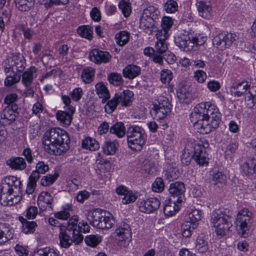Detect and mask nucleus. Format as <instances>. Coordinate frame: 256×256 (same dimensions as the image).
I'll return each instance as SVG.
<instances>
[{
	"mask_svg": "<svg viewBox=\"0 0 256 256\" xmlns=\"http://www.w3.org/2000/svg\"><path fill=\"white\" fill-rule=\"evenodd\" d=\"M164 188L163 180L161 178H157L152 184V190L156 192H162Z\"/></svg>",
	"mask_w": 256,
	"mask_h": 256,
	"instance_id": "052dcab7",
	"label": "nucleus"
},
{
	"mask_svg": "<svg viewBox=\"0 0 256 256\" xmlns=\"http://www.w3.org/2000/svg\"><path fill=\"white\" fill-rule=\"evenodd\" d=\"M119 144L116 140H106L102 146V150L106 155L114 154L118 148Z\"/></svg>",
	"mask_w": 256,
	"mask_h": 256,
	"instance_id": "cd10ccee",
	"label": "nucleus"
},
{
	"mask_svg": "<svg viewBox=\"0 0 256 256\" xmlns=\"http://www.w3.org/2000/svg\"><path fill=\"white\" fill-rule=\"evenodd\" d=\"M156 52L159 54H162L168 50L167 44L165 40H158L155 46Z\"/></svg>",
	"mask_w": 256,
	"mask_h": 256,
	"instance_id": "69168bd1",
	"label": "nucleus"
},
{
	"mask_svg": "<svg viewBox=\"0 0 256 256\" xmlns=\"http://www.w3.org/2000/svg\"><path fill=\"white\" fill-rule=\"evenodd\" d=\"M174 42L181 50L186 51L195 50L198 47V39L188 34H180L174 37Z\"/></svg>",
	"mask_w": 256,
	"mask_h": 256,
	"instance_id": "9d476101",
	"label": "nucleus"
},
{
	"mask_svg": "<svg viewBox=\"0 0 256 256\" xmlns=\"http://www.w3.org/2000/svg\"><path fill=\"white\" fill-rule=\"evenodd\" d=\"M116 44L120 46L125 45L129 40L130 34L126 31H120L115 35Z\"/></svg>",
	"mask_w": 256,
	"mask_h": 256,
	"instance_id": "ea45409f",
	"label": "nucleus"
},
{
	"mask_svg": "<svg viewBox=\"0 0 256 256\" xmlns=\"http://www.w3.org/2000/svg\"><path fill=\"white\" fill-rule=\"evenodd\" d=\"M112 56L109 52L102 51L98 49L92 50L89 54V58L96 64L107 63L110 60Z\"/></svg>",
	"mask_w": 256,
	"mask_h": 256,
	"instance_id": "a211bd4d",
	"label": "nucleus"
},
{
	"mask_svg": "<svg viewBox=\"0 0 256 256\" xmlns=\"http://www.w3.org/2000/svg\"><path fill=\"white\" fill-rule=\"evenodd\" d=\"M116 239L120 242H130L132 239V232L128 224L123 222L120 224L115 230Z\"/></svg>",
	"mask_w": 256,
	"mask_h": 256,
	"instance_id": "f3484780",
	"label": "nucleus"
},
{
	"mask_svg": "<svg viewBox=\"0 0 256 256\" xmlns=\"http://www.w3.org/2000/svg\"><path fill=\"white\" fill-rule=\"evenodd\" d=\"M160 12L154 6H149L145 8L140 19V28L146 32L151 34L152 32L154 22L158 19Z\"/></svg>",
	"mask_w": 256,
	"mask_h": 256,
	"instance_id": "39448f33",
	"label": "nucleus"
},
{
	"mask_svg": "<svg viewBox=\"0 0 256 256\" xmlns=\"http://www.w3.org/2000/svg\"><path fill=\"white\" fill-rule=\"evenodd\" d=\"M9 62V66L4 69L6 73L14 72V70L18 72H22L26 67V60L20 54H13Z\"/></svg>",
	"mask_w": 256,
	"mask_h": 256,
	"instance_id": "ddd939ff",
	"label": "nucleus"
},
{
	"mask_svg": "<svg viewBox=\"0 0 256 256\" xmlns=\"http://www.w3.org/2000/svg\"><path fill=\"white\" fill-rule=\"evenodd\" d=\"M71 206L66 204L63 206L62 210L54 214V216L56 218L66 220L70 216V212L72 211Z\"/></svg>",
	"mask_w": 256,
	"mask_h": 256,
	"instance_id": "4c0bfd02",
	"label": "nucleus"
},
{
	"mask_svg": "<svg viewBox=\"0 0 256 256\" xmlns=\"http://www.w3.org/2000/svg\"><path fill=\"white\" fill-rule=\"evenodd\" d=\"M18 99V95L16 93H10L7 94L4 98V103L7 106L16 104L14 102Z\"/></svg>",
	"mask_w": 256,
	"mask_h": 256,
	"instance_id": "0e129e2a",
	"label": "nucleus"
},
{
	"mask_svg": "<svg viewBox=\"0 0 256 256\" xmlns=\"http://www.w3.org/2000/svg\"><path fill=\"white\" fill-rule=\"evenodd\" d=\"M248 90V92L246 94V98L248 102L247 104L252 108L256 104V89L252 88Z\"/></svg>",
	"mask_w": 256,
	"mask_h": 256,
	"instance_id": "a18cd8bd",
	"label": "nucleus"
},
{
	"mask_svg": "<svg viewBox=\"0 0 256 256\" xmlns=\"http://www.w3.org/2000/svg\"><path fill=\"white\" fill-rule=\"evenodd\" d=\"M242 168L243 174L247 176H249L254 174V170L253 164L252 160L244 162L242 166Z\"/></svg>",
	"mask_w": 256,
	"mask_h": 256,
	"instance_id": "864d4df0",
	"label": "nucleus"
},
{
	"mask_svg": "<svg viewBox=\"0 0 256 256\" xmlns=\"http://www.w3.org/2000/svg\"><path fill=\"white\" fill-rule=\"evenodd\" d=\"M77 32L80 36L90 40L92 38L93 28L88 25L81 26L78 28Z\"/></svg>",
	"mask_w": 256,
	"mask_h": 256,
	"instance_id": "72a5a7b5",
	"label": "nucleus"
},
{
	"mask_svg": "<svg viewBox=\"0 0 256 256\" xmlns=\"http://www.w3.org/2000/svg\"><path fill=\"white\" fill-rule=\"evenodd\" d=\"M225 36L226 32H222L218 34L212 40L213 44L216 45L218 47L220 46L222 50L226 48H223L225 42Z\"/></svg>",
	"mask_w": 256,
	"mask_h": 256,
	"instance_id": "4d7b16f0",
	"label": "nucleus"
},
{
	"mask_svg": "<svg viewBox=\"0 0 256 256\" xmlns=\"http://www.w3.org/2000/svg\"><path fill=\"white\" fill-rule=\"evenodd\" d=\"M17 104L6 106L0 114V118L3 120V123L10 124L14 122L17 116L18 113L16 112L18 110Z\"/></svg>",
	"mask_w": 256,
	"mask_h": 256,
	"instance_id": "6ab92c4d",
	"label": "nucleus"
},
{
	"mask_svg": "<svg viewBox=\"0 0 256 256\" xmlns=\"http://www.w3.org/2000/svg\"><path fill=\"white\" fill-rule=\"evenodd\" d=\"M190 119L198 132L208 134L218 126L221 114L216 106L211 102H201L194 108Z\"/></svg>",
	"mask_w": 256,
	"mask_h": 256,
	"instance_id": "f257e3e1",
	"label": "nucleus"
},
{
	"mask_svg": "<svg viewBox=\"0 0 256 256\" xmlns=\"http://www.w3.org/2000/svg\"><path fill=\"white\" fill-rule=\"evenodd\" d=\"M18 183V184L20 182L18 181L14 176H9L5 178L2 180L0 186V196H2V199L6 200L5 195L7 194H12L14 192L13 187L16 188Z\"/></svg>",
	"mask_w": 256,
	"mask_h": 256,
	"instance_id": "dca6fc26",
	"label": "nucleus"
},
{
	"mask_svg": "<svg viewBox=\"0 0 256 256\" xmlns=\"http://www.w3.org/2000/svg\"><path fill=\"white\" fill-rule=\"evenodd\" d=\"M172 105L167 98L162 96L158 98V103L153 104L152 114L157 120L164 118L171 110Z\"/></svg>",
	"mask_w": 256,
	"mask_h": 256,
	"instance_id": "1a4fd4ad",
	"label": "nucleus"
},
{
	"mask_svg": "<svg viewBox=\"0 0 256 256\" xmlns=\"http://www.w3.org/2000/svg\"><path fill=\"white\" fill-rule=\"evenodd\" d=\"M70 139L68 132L60 128H52L44 134L43 144L50 154L60 156L69 148Z\"/></svg>",
	"mask_w": 256,
	"mask_h": 256,
	"instance_id": "f03ea898",
	"label": "nucleus"
},
{
	"mask_svg": "<svg viewBox=\"0 0 256 256\" xmlns=\"http://www.w3.org/2000/svg\"><path fill=\"white\" fill-rule=\"evenodd\" d=\"M192 224L186 220L182 226V234L184 237L188 238L192 234V232L196 228H193Z\"/></svg>",
	"mask_w": 256,
	"mask_h": 256,
	"instance_id": "09e8293b",
	"label": "nucleus"
},
{
	"mask_svg": "<svg viewBox=\"0 0 256 256\" xmlns=\"http://www.w3.org/2000/svg\"><path fill=\"white\" fill-rule=\"evenodd\" d=\"M176 200L172 202V199L168 202L166 200L164 206V212L167 216H171L176 214L178 210V206L176 204Z\"/></svg>",
	"mask_w": 256,
	"mask_h": 256,
	"instance_id": "c85d7f7f",
	"label": "nucleus"
},
{
	"mask_svg": "<svg viewBox=\"0 0 256 256\" xmlns=\"http://www.w3.org/2000/svg\"><path fill=\"white\" fill-rule=\"evenodd\" d=\"M96 94L101 98L102 102L104 104L110 98L108 90L103 82H99L95 85Z\"/></svg>",
	"mask_w": 256,
	"mask_h": 256,
	"instance_id": "4be33fe9",
	"label": "nucleus"
},
{
	"mask_svg": "<svg viewBox=\"0 0 256 256\" xmlns=\"http://www.w3.org/2000/svg\"><path fill=\"white\" fill-rule=\"evenodd\" d=\"M5 196L6 200H4V202L2 196H0V203L4 206H12L17 204L20 200L19 196H13L12 194H7Z\"/></svg>",
	"mask_w": 256,
	"mask_h": 256,
	"instance_id": "a19ab883",
	"label": "nucleus"
},
{
	"mask_svg": "<svg viewBox=\"0 0 256 256\" xmlns=\"http://www.w3.org/2000/svg\"><path fill=\"white\" fill-rule=\"evenodd\" d=\"M252 212L246 208L242 209L237 214L236 231L240 236L246 238L248 236V232L252 222Z\"/></svg>",
	"mask_w": 256,
	"mask_h": 256,
	"instance_id": "0eeeda50",
	"label": "nucleus"
},
{
	"mask_svg": "<svg viewBox=\"0 0 256 256\" xmlns=\"http://www.w3.org/2000/svg\"><path fill=\"white\" fill-rule=\"evenodd\" d=\"M237 36L236 34L231 32H226L225 42L223 48L230 46L232 42L236 40Z\"/></svg>",
	"mask_w": 256,
	"mask_h": 256,
	"instance_id": "338daca9",
	"label": "nucleus"
},
{
	"mask_svg": "<svg viewBox=\"0 0 256 256\" xmlns=\"http://www.w3.org/2000/svg\"><path fill=\"white\" fill-rule=\"evenodd\" d=\"M110 132L120 138H122L126 134L124 124L122 122H116L110 128Z\"/></svg>",
	"mask_w": 256,
	"mask_h": 256,
	"instance_id": "473e14b6",
	"label": "nucleus"
},
{
	"mask_svg": "<svg viewBox=\"0 0 256 256\" xmlns=\"http://www.w3.org/2000/svg\"><path fill=\"white\" fill-rule=\"evenodd\" d=\"M52 200V198L50 194L47 192H42L38 198V204L44 202L48 205H50Z\"/></svg>",
	"mask_w": 256,
	"mask_h": 256,
	"instance_id": "6e6d98bb",
	"label": "nucleus"
},
{
	"mask_svg": "<svg viewBox=\"0 0 256 256\" xmlns=\"http://www.w3.org/2000/svg\"><path fill=\"white\" fill-rule=\"evenodd\" d=\"M177 96L181 102L188 104L191 101V94L186 86H182L177 90Z\"/></svg>",
	"mask_w": 256,
	"mask_h": 256,
	"instance_id": "c756f323",
	"label": "nucleus"
},
{
	"mask_svg": "<svg viewBox=\"0 0 256 256\" xmlns=\"http://www.w3.org/2000/svg\"><path fill=\"white\" fill-rule=\"evenodd\" d=\"M19 220L22 224V231L24 233L30 234L34 232L37 227V224L35 222L28 221L22 216H20Z\"/></svg>",
	"mask_w": 256,
	"mask_h": 256,
	"instance_id": "bb28decb",
	"label": "nucleus"
},
{
	"mask_svg": "<svg viewBox=\"0 0 256 256\" xmlns=\"http://www.w3.org/2000/svg\"><path fill=\"white\" fill-rule=\"evenodd\" d=\"M171 198L174 199L176 198L178 204H180L184 199V193L185 192L184 184L180 182H176L170 184L168 189Z\"/></svg>",
	"mask_w": 256,
	"mask_h": 256,
	"instance_id": "4468645a",
	"label": "nucleus"
},
{
	"mask_svg": "<svg viewBox=\"0 0 256 256\" xmlns=\"http://www.w3.org/2000/svg\"><path fill=\"white\" fill-rule=\"evenodd\" d=\"M60 232L59 234L60 244L61 247L68 248L74 242L75 244H78L83 240V236L78 235L76 232L72 231V238L67 234L66 231L62 230L60 228Z\"/></svg>",
	"mask_w": 256,
	"mask_h": 256,
	"instance_id": "9b49d317",
	"label": "nucleus"
},
{
	"mask_svg": "<svg viewBox=\"0 0 256 256\" xmlns=\"http://www.w3.org/2000/svg\"><path fill=\"white\" fill-rule=\"evenodd\" d=\"M133 96V92L128 90H124L122 92L116 93L105 105V112L108 114H112L119 104L122 106H128L132 102V98Z\"/></svg>",
	"mask_w": 256,
	"mask_h": 256,
	"instance_id": "423d86ee",
	"label": "nucleus"
},
{
	"mask_svg": "<svg viewBox=\"0 0 256 256\" xmlns=\"http://www.w3.org/2000/svg\"><path fill=\"white\" fill-rule=\"evenodd\" d=\"M78 218L76 216H74L70 219L68 222L66 230L68 231L78 233V235H82L80 232L86 233L90 230V226L88 223L85 222H80L78 224Z\"/></svg>",
	"mask_w": 256,
	"mask_h": 256,
	"instance_id": "2eb2a0df",
	"label": "nucleus"
},
{
	"mask_svg": "<svg viewBox=\"0 0 256 256\" xmlns=\"http://www.w3.org/2000/svg\"><path fill=\"white\" fill-rule=\"evenodd\" d=\"M36 170H34L30 174H37L38 180L40 178V174H44L49 170L48 166L43 161L38 162L36 166Z\"/></svg>",
	"mask_w": 256,
	"mask_h": 256,
	"instance_id": "79ce46f5",
	"label": "nucleus"
},
{
	"mask_svg": "<svg viewBox=\"0 0 256 256\" xmlns=\"http://www.w3.org/2000/svg\"><path fill=\"white\" fill-rule=\"evenodd\" d=\"M86 244L92 247H96L102 241V238L98 235L87 236L84 239Z\"/></svg>",
	"mask_w": 256,
	"mask_h": 256,
	"instance_id": "49530a36",
	"label": "nucleus"
},
{
	"mask_svg": "<svg viewBox=\"0 0 256 256\" xmlns=\"http://www.w3.org/2000/svg\"><path fill=\"white\" fill-rule=\"evenodd\" d=\"M103 216L99 224L98 228L109 229L112 228L116 224V220L112 215L108 212L104 211Z\"/></svg>",
	"mask_w": 256,
	"mask_h": 256,
	"instance_id": "5701e85b",
	"label": "nucleus"
},
{
	"mask_svg": "<svg viewBox=\"0 0 256 256\" xmlns=\"http://www.w3.org/2000/svg\"><path fill=\"white\" fill-rule=\"evenodd\" d=\"M212 180L214 184H225L226 181V177L220 172H214L212 174Z\"/></svg>",
	"mask_w": 256,
	"mask_h": 256,
	"instance_id": "13d9d810",
	"label": "nucleus"
},
{
	"mask_svg": "<svg viewBox=\"0 0 256 256\" xmlns=\"http://www.w3.org/2000/svg\"><path fill=\"white\" fill-rule=\"evenodd\" d=\"M172 78V73L168 70H163L160 72V80L163 84H169Z\"/></svg>",
	"mask_w": 256,
	"mask_h": 256,
	"instance_id": "bf43d9fd",
	"label": "nucleus"
},
{
	"mask_svg": "<svg viewBox=\"0 0 256 256\" xmlns=\"http://www.w3.org/2000/svg\"><path fill=\"white\" fill-rule=\"evenodd\" d=\"M68 112L58 110L56 114L57 120L61 123L64 126H68L71 124L72 119V114Z\"/></svg>",
	"mask_w": 256,
	"mask_h": 256,
	"instance_id": "a878e982",
	"label": "nucleus"
},
{
	"mask_svg": "<svg viewBox=\"0 0 256 256\" xmlns=\"http://www.w3.org/2000/svg\"><path fill=\"white\" fill-rule=\"evenodd\" d=\"M122 73L126 78L133 79L141 74V68L134 64H129L125 67Z\"/></svg>",
	"mask_w": 256,
	"mask_h": 256,
	"instance_id": "b1692460",
	"label": "nucleus"
},
{
	"mask_svg": "<svg viewBox=\"0 0 256 256\" xmlns=\"http://www.w3.org/2000/svg\"><path fill=\"white\" fill-rule=\"evenodd\" d=\"M103 214H104V210L101 209L88 210L86 213V218L90 224L98 228Z\"/></svg>",
	"mask_w": 256,
	"mask_h": 256,
	"instance_id": "aec40b11",
	"label": "nucleus"
},
{
	"mask_svg": "<svg viewBox=\"0 0 256 256\" xmlns=\"http://www.w3.org/2000/svg\"><path fill=\"white\" fill-rule=\"evenodd\" d=\"M83 148L90 150H96L100 148L98 142L94 138L90 137L86 138L82 141Z\"/></svg>",
	"mask_w": 256,
	"mask_h": 256,
	"instance_id": "f704fd0d",
	"label": "nucleus"
},
{
	"mask_svg": "<svg viewBox=\"0 0 256 256\" xmlns=\"http://www.w3.org/2000/svg\"><path fill=\"white\" fill-rule=\"evenodd\" d=\"M8 164L12 169L20 170L24 169L26 166L24 160L20 157L10 159L8 162Z\"/></svg>",
	"mask_w": 256,
	"mask_h": 256,
	"instance_id": "2f4dec72",
	"label": "nucleus"
},
{
	"mask_svg": "<svg viewBox=\"0 0 256 256\" xmlns=\"http://www.w3.org/2000/svg\"><path fill=\"white\" fill-rule=\"evenodd\" d=\"M209 146L206 140H195L192 144L194 154L192 158L200 166H207L208 164V154L206 150Z\"/></svg>",
	"mask_w": 256,
	"mask_h": 256,
	"instance_id": "6e6552de",
	"label": "nucleus"
},
{
	"mask_svg": "<svg viewBox=\"0 0 256 256\" xmlns=\"http://www.w3.org/2000/svg\"><path fill=\"white\" fill-rule=\"evenodd\" d=\"M16 4L18 10L27 12L34 6V0H14Z\"/></svg>",
	"mask_w": 256,
	"mask_h": 256,
	"instance_id": "c9c22d12",
	"label": "nucleus"
},
{
	"mask_svg": "<svg viewBox=\"0 0 256 256\" xmlns=\"http://www.w3.org/2000/svg\"><path fill=\"white\" fill-rule=\"evenodd\" d=\"M160 204V201L155 198L141 200L138 202L140 211L146 214H150L159 208Z\"/></svg>",
	"mask_w": 256,
	"mask_h": 256,
	"instance_id": "f8f14e48",
	"label": "nucleus"
},
{
	"mask_svg": "<svg viewBox=\"0 0 256 256\" xmlns=\"http://www.w3.org/2000/svg\"><path fill=\"white\" fill-rule=\"evenodd\" d=\"M37 176V174H34V175L30 174L29 176V180L26 189V192L28 194H32L36 187V182L38 180Z\"/></svg>",
	"mask_w": 256,
	"mask_h": 256,
	"instance_id": "de8ad7c7",
	"label": "nucleus"
},
{
	"mask_svg": "<svg viewBox=\"0 0 256 256\" xmlns=\"http://www.w3.org/2000/svg\"><path fill=\"white\" fill-rule=\"evenodd\" d=\"M232 212L228 209L217 210L213 212L212 220L218 235L224 236L232 226Z\"/></svg>",
	"mask_w": 256,
	"mask_h": 256,
	"instance_id": "7ed1b4c3",
	"label": "nucleus"
},
{
	"mask_svg": "<svg viewBox=\"0 0 256 256\" xmlns=\"http://www.w3.org/2000/svg\"><path fill=\"white\" fill-rule=\"evenodd\" d=\"M108 82L115 86H118L122 82V77L118 73H112L108 78Z\"/></svg>",
	"mask_w": 256,
	"mask_h": 256,
	"instance_id": "680f3d73",
	"label": "nucleus"
},
{
	"mask_svg": "<svg viewBox=\"0 0 256 256\" xmlns=\"http://www.w3.org/2000/svg\"><path fill=\"white\" fill-rule=\"evenodd\" d=\"M126 135L130 148L136 151L140 150L146 140L144 130L138 126H132L128 128Z\"/></svg>",
	"mask_w": 256,
	"mask_h": 256,
	"instance_id": "20e7f679",
	"label": "nucleus"
},
{
	"mask_svg": "<svg viewBox=\"0 0 256 256\" xmlns=\"http://www.w3.org/2000/svg\"><path fill=\"white\" fill-rule=\"evenodd\" d=\"M142 170L148 174H152L155 172V167L154 164L148 160L144 162V165Z\"/></svg>",
	"mask_w": 256,
	"mask_h": 256,
	"instance_id": "e2e57ef3",
	"label": "nucleus"
},
{
	"mask_svg": "<svg viewBox=\"0 0 256 256\" xmlns=\"http://www.w3.org/2000/svg\"><path fill=\"white\" fill-rule=\"evenodd\" d=\"M201 212L198 210H194L192 211L186 220L192 224L193 228H196L198 225V222L201 219Z\"/></svg>",
	"mask_w": 256,
	"mask_h": 256,
	"instance_id": "e433bc0d",
	"label": "nucleus"
},
{
	"mask_svg": "<svg viewBox=\"0 0 256 256\" xmlns=\"http://www.w3.org/2000/svg\"><path fill=\"white\" fill-rule=\"evenodd\" d=\"M58 174L54 173V174H48L44 176L40 180V184L42 186H49L52 184L58 178Z\"/></svg>",
	"mask_w": 256,
	"mask_h": 256,
	"instance_id": "8fccbe9b",
	"label": "nucleus"
},
{
	"mask_svg": "<svg viewBox=\"0 0 256 256\" xmlns=\"http://www.w3.org/2000/svg\"><path fill=\"white\" fill-rule=\"evenodd\" d=\"M136 196L132 192L129 190L122 198V202L123 204L133 202L136 200Z\"/></svg>",
	"mask_w": 256,
	"mask_h": 256,
	"instance_id": "774afa93",
	"label": "nucleus"
},
{
	"mask_svg": "<svg viewBox=\"0 0 256 256\" xmlns=\"http://www.w3.org/2000/svg\"><path fill=\"white\" fill-rule=\"evenodd\" d=\"M39 2L48 8L52 5H66L68 4V0H39Z\"/></svg>",
	"mask_w": 256,
	"mask_h": 256,
	"instance_id": "603ef678",
	"label": "nucleus"
},
{
	"mask_svg": "<svg viewBox=\"0 0 256 256\" xmlns=\"http://www.w3.org/2000/svg\"><path fill=\"white\" fill-rule=\"evenodd\" d=\"M196 248L200 254L206 252L208 249V242L202 236L198 237L196 240Z\"/></svg>",
	"mask_w": 256,
	"mask_h": 256,
	"instance_id": "58836bf2",
	"label": "nucleus"
},
{
	"mask_svg": "<svg viewBox=\"0 0 256 256\" xmlns=\"http://www.w3.org/2000/svg\"><path fill=\"white\" fill-rule=\"evenodd\" d=\"M10 75H8L4 80V84L6 86H11L18 82L20 79V75L15 72H11Z\"/></svg>",
	"mask_w": 256,
	"mask_h": 256,
	"instance_id": "c03bdc74",
	"label": "nucleus"
},
{
	"mask_svg": "<svg viewBox=\"0 0 256 256\" xmlns=\"http://www.w3.org/2000/svg\"><path fill=\"white\" fill-rule=\"evenodd\" d=\"M36 68L32 66L26 70L22 75V82L24 86H28L32 83L34 78V74L36 72Z\"/></svg>",
	"mask_w": 256,
	"mask_h": 256,
	"instance_id": "393cba45",
	"label": "nucleus"
},
{
	"mask_svg": "<svg viewBox=\"0 0 256 256\" xmlns=\"http://www.w3.org/2000/svg\"><path fill=\"white\" fill-rule=\"evenodd\" d=\"M238 146V144L236 142H232L226 146L224 150V157L226 159L232 158L236 153Z\"/></svg>",
	"mask_w": 256,
	"mask_h": 256,
	"instance_id": "37998d69",
	"label": "nucleus"
},
{
	"mask_svg": "<svg viewBox=\"0 0 256 256\" xmlns=\"http://www.w3.org/2000/svg\"><path fill=\"white\" fill-rule=\"evenodd\" d=\"M164 8L167 13H174L178 10V5L174 0H168L164 4Z\"/></svg>",
	"mask_w": 256,
	"mask_h": 256,
	"instance_id": "5fc2aeb1",
	"label": "nucleus"
},
{
	"mask_svg": "<svg viewBox=\"0 0 256 256\" xmlns=\"http://www.w3.org/2000/svg\"><path fill=\"white\" fill-rule=\"evenodd\" d=\"M199 15L202 18L210 20L212 18V8L210 4L203 1H199L196 4Z\"/></svg>",
	"mask_w": 256,
	"mask_h": 256,
	"instance_id": "412c9836",
	"label": "nucleus"
},
{
	"mask_svg": "<svg viewBox=\"0 0 256 256\" xmlns=\"http://www.w3.org/2000/svg\"><path fill=\"white\" fill-rule=\"evenodd\" d=\"M95 74V70L92 67L84 68L81 74L82 80L85 84H90L93 81Z\"/></svg>",
	"mask_w": 256,
	"mask_h": 256,
	"instance_id": "7c9ffc66",
	"label": "nucleus"
},
{
	"mask_svg": "<svg viewBox=\"0 0 256 256\" xmlns=\"http://www.w3.org/2000/svg\"><path fill=\"white\" fill-rule=\"evenodd\" d=\"M118 8L125 17H128L131 13V7L128 0H122L118 4Z\"/></svg>",
	"mask_w": 256,
	"mask_h": 256,
	"instance_id": "3c124183",
	"label": "nucleus"
}]
</instances>
